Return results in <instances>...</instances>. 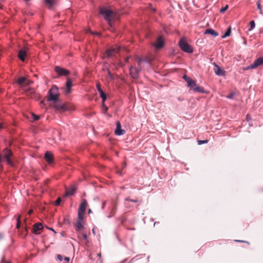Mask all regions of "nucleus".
<instances>
[{
  "label": "nucleus",
  "instance_id": "32",
  "mask_svg": "<svg viewBox=\"0 0 263 263\" xmlns=\"http://www.w3.org/2000/svg\"><path fill=\"white\" fill-rule=\"evenodd\" d=\"M256 4H257V8L259 10L260 14L263 15V12H262V10L261 9V7L260 6V1H258L256 3Z\"/></svg>",
  "mask_w": 263,
  "mask_h": 263
},
{
  "label": "nucleus",
  "instance_id": "27",
  "mask_svg": "<svg viewBox=\"0 0 263 263\" xmlns=\"http://www.w3.org/2000/svg\"><path fill=\"white\" fill-rule=\"evenodd\" d=\"M44 1H45V2L46 3V4L49 6V8L52 7L54 4V3L52 0H44Z\"/></svg>",
  "mask_w": 263,
  "mask_h": 263
},
{
  "label": "nucleus",
  "instance_id": "22",
  "mask_svg": "<svg viewBox=\"0 0 263 263\" xmlns=\"http://www.w3.org/2000/svg\"><path fill=\"white\" fill-rule=\"evenodd\" d=\"M231 32V27H229L228 28V29L227 30V31L225 32L224 35H222L221 36V37L222 39H224L228 36H229L230 35Z\"/></svg>",
  "mask_w": 263,
  "mask_h": 263
},
{
  "label": "nucleus",
  "instance_id": "51",
  "mask_svg": "<svg viewBox=\"0 0 263 263\" xmlns=\"http://www.w3.org/2000/svg\"><path fill=\"white\" fill-rule=\"evenodd\" d=\"M118 173H119V174L120 175H122V173H121V172H119V171Z\"/></svg>",
  "mask_w": 263,
  "mask_h": 263
},
{
  "label": "nucleus",
  "instance_id": "28",
  "mask_svg": "<svg viewBox=\"0 0 263 263\" xmlns=\"http://www.w3.org/2000/svg\"><path fill=\"white\" fill-rule=\"evenodd\" d=\"M85 213H81L80 211H78V221H82L84 218V215Z\"/></svg>",
  "mask_w": 263,
  "mask_h": 263
},
{
  "label": "nucleus",
  "instance_id": "18",
  "mask_svg": "<svg viewBox=\"0 0 263 263\" xmlns=\"http://www.w3.org/2000/svg\"><path fill=\"white\" fill-rule=\"evenodd\" d=\"M26 55V51L24 49H21L18 52V58L22 61L25 60Z\"/></svg>",
  "mask_w": 263,
  "mask_h": 263
},
{
  "label": "nucleus",
  "instance_id": "5",
  "mask_svg": "<svg viewBox=\"0 0 263 263\" xmlns=\"http://www.w3.org/2000/svg\"><path fill=\"white\" fill-rule=\"evenodd\" d=\"M187 87L190 88V90L195 92L203 93H205L204 88L202 87H200L198 85H197L196 83V81L194 80H192L191 81L190 85L187 84Z\"/></svg>",
  "mask_w": 263,
  "mask_h": 263
},
{
  "label": "nucleus",
  "instance_id": "12",
  "mask_svg": "<svg viewBox=\"0 0 263 263\" xmlns=\"http://www.w3.org/2000/svg\"><path fill=\"white\" fill-rule=\"evenodd\" d=\"M125 131L121 128V125L119 122H117L115 134L118 136H121L125 134Z\"/></svg>",
  "mask_w": 263,
  "mask_h": 263
},
{
  "label": "nucleus",
  "instance_id": "25",
  "mask_svg": "<svg viewBox=\"0 0 263 263\" xmlns=\"http://www.w3.org/2000/svg\"><path fill=\"white\" fill-rule=\"evenodd\" d=\"M26 79L25 77H21L17 80V83L18 85H22L23 83L26 82Z\"/></svg>",
  "mask_w": 263,
  "mask_h": 263
},
{
  "label": "nucleus",
  "instance_id": "37",
  "mask_svg": "<svg viewBox=\"0 0 263 263\" xmlns=\"http://www.w3.org/2000/svg\"><path fill=\"white\" fill-rule=\"evenodd\" d=\"M206 143H208V140H198V144L199 145H201V144Z\"/></svg>",
  "mask_w": 263,
  "mask_h": 263
},
{
  "label": "nucleus",
  "instance_id": "17",
  "mask_svg": "<svg viewBox=\"0 0 263 263\" xmlns=\"http://www.w3.org/2000/svg\"><path fill=\"white\" fill-rule=\"evenodd\" d=\"M204 34H209L212 35L214 37H216L218 35V33L214 29L211 28L206 29L204 32Z\"/></svg>",
  "mask_w": 263,
  "mask_h": 263
},
{
  "label": "nucleus",
  "instance_id": "54",
  "mask_svg": "<svg viewBox=\"0 0 263 263\" xmlns=\"http://www.w3.org/2000/svg\"><path fill=\"white\" fill-rule=\"evenodd\" d=\"M26 2H28L29 1H30V0H25Z\"/></svg>",
  "mask_w": 263,
  "mask_h": 263
},
{
  "label": "nucleus",
  "instance_id": "7",
  "mask_svg": "<svg viewBox=\"0 0 263 263\" xmlns=\"http://www.w3.org/2000/svg\"><path fill=\"white\" fill-rule=\"evenodd\" d=\"M263 65V57H260L257 59L255 61L248 66L244 67L243 70H248L250 69H253L257 68L258 66Z\"/></svg>",
  "mask_w": 263,
  "mask_h": 263
},
{
  "label": "nucleus",
  "instance_id": "44",
  "mask_svg": "<svg viewBox=\"0 0 263 263\" xmlns=\"http://www.w3.org/2000/svg\"><path fill=\"white\" fill-rule=\"evenodd\" d=\"M64 259H65V260H66L67 262H68V261H69V260H70L69 258V257H65V258H64Z\"/></svg>",
  "mask_w": 263,
  "mask_h": 263
},
{
  "label": "nucleus",
  "instance_id": "19",
  "mask_svg": "<svg viewBox=\"0 0 263 263\" xmlns=\"http://www.w3.org/2000/svg\"><path fill=\"white\" fill-rule=\"evenodd\" d=\"M217 69L215 70V73L216 75L219 76H223L224 73L223 70L218 65H215Z\"/></svg>",
  "mask_w": 263,
  "mask_h": 263
},
{
  "label": "nucleus",
  "instance_id": "55",
  "mask_svg": "<svg viewBox=\"0 0 263 263\" xmlns=\"http://www.w3.org/2000/svg\"><path fill=\"white\" fill-rule=\"evenodd\" d=\"M91 212V210H89V213H90Z\"/></svg>",
  "mask_w": 263,
  "mask_h": 263
},
{
  "label": "nucleus",
  "instance_id": "14",
  "mask_svg": "<svg viewBox=\"0 0 263 263\" xmlns=\"http://www.w3.org/2000/svg\"><path fill=\"white\" fill-rule=\"evenodd\" d=\"M44 157L45 159L48 163H51L53 161V155L49 151L46 152Z\"/></svg>",
  "mask_w": 263,
  "mask_h": 263
},
{
  "label": "nucleus",
  "instance_id": "36",
  "mask_svg": "<svg viewBox=\"0 0 263 263\" xmlns=\"http://www.w3.org/2000/svg\"><path fill=\"white\" fill-rule=\"evenodd\" d=\"M61 202V198L59 197L55 201V205H59Z\"/></svg>",
  "mask_w": 263,
  "mask_h": 263
},
{
  "label": "nucleus",
  "instance_id": "1",
  "mask_svg": "<svg viewBox=\"0 0 263 263\" xmlns=\"http://www.w3.org/2000/svg\"><path fill=\"white\" fill-rule=\"evenodd\" d=\"M99 13L104 16V19L107 21L108 24L111 26V20L113 17L112 11L107 7H101L100 8Z\"/></svg>",
  "mask_w": 263,
  "mask_h": 263
},
{
  "label": "nucleus",
  "instance_id": "20",
  "mask_svg": "<svg viewBox=\"0 0 263 263\" xmlns=\"http://www.w3.org/2000/svg\"><path fill=\"white\" fill-rule=\"evenodd\" d=\"M43 228V226L42 224L40 223H36L34 224L33 226V231L34 232H37V231H40Z\"/></svg>",
  "mask_w": 263,
  "mask_h": 263
},
{
  "label": "nucleus",
  "instance_id": "47",
  "mask_svg": "<svg viewBox=\"0 0 263 263\" xmlns=\"http://www.w3.org/2000/svg\"><path fill=\"white\" fill-rule=\"evenodd\" d=\"M33 212V210H30L29 211H28V214L29 215H30Z\"/></svg>",
  "mask_w": 263,
  "mask_h": 263
},
{
  "label": "nucleus",
  "instance_id": "26",
  "mask_svg": "<svg viewBox=\"0 0 263 263\" xmlns=\"http://www.w3.org/2000/svg\"><path fill=\"white\" fill-rule=\"evenodd\" d=\"M183 79L186 82L187 84H191V81L193 80L191 78H190V77H187L186 75L184 74L183 76Z\"/></svg>",
  "mask_w": 263,
  "mask_h": 263
},
{
  "label": "nucleus",
  "instance_id": "16",
  "mask_svg": "<svg viewBox=\"0 0 263 263\" xmlns=\"http://www.w3.org/2000/svg\"><path fill=\"white\" fill-rule=\"evenodd\" d=\"M55 108L56 110L60 111H64L67 110V107L64 104L58 103L55 104Z\"/></svg>",
  "mask_w": 263,
  "mask_h": 263
},
{
  "label": "nucleus",
  "instance_id": "6",
  "mask_svg": "<svg viewBox=\"0 0 263 263\" xmlns=\"http://www.w3.org/2000/svg\"><path fill=\"white\" fill-rule=\"evenodd\" d=\"M142 69V66L140 65V66L135 67L131 66L129 67V73L132 78L134 79H136L139 77V73Z\"/></svg>",
  "mask_w": 263,
  "mask_h": 263
},
{
  "label": "nucleus",
  "instance_id": "11",
  "mask_svg": "<svg viewBox=\"0 0 263 263\" xmlns=\"http://www.w3.org/2000/svg\"><path fill=\"white\" fill-rule=\"evenodd\" d=\"M136 62H137L138 66H140V65H141V62L146 63L150 65L151 63V59L148 57H146L145 58H141L137 57L136 59Z\"/></svg>",
  "mask_w": 263,
  "mask_h": 263
},
{
  "label": "nucleus",
  "instance_id": "2",
  "mask_svg": "<svg viewBox=\"0 0 263 263\" xmlns=\"http://www.w3.org/2000/svg\"><path fill=\"white\" fill-rule=\"evenodd\" d=\"M12 155L13 154L11 151L8 148H4L0 156V162L5 160L8 165L13 166V162L11 159Z\"/></svg>",
  "mask_w": 263,
  "mask_h": 263
},
{
  "label": "nucleus",
  "instance_id": "8",
  "mask_svg": "<svg viewBox=\"0 0 263 263\" xmlns=\"http://www.w3.org/2000/svg\"><path fill=\"white\" fill-rule=\"evenodd\" d=\"M54 70L60 76H67L70 73L69 70L58 66L55 67Z\"/></svg>",
  "mask_w": 263,
  "mask_h": 263
},
{
  "label": "nucleus",
  "instance_id": "48",
  "mask_svg": "<svg viewBox=\"0 0 263 263\" xmlns=\"http://www.w3.org/2000/svg\"><path fill=\"white\" fill-rule=\"evenodd\" d=\"M129 58H130V57H127V58L125 59V62H128V60H129Z\"/></svg>",
  "mask_w": 263,
  "mask_h": 263
},
{
  "label": "nucleus",
  "instance_id": "49",
  "mask_svg": "<svg viewBox=\"0 0 263 263\" xmlns=\"http://www.w3.org/2000/svg\"><path fill=\"white\" fill-rule=\"evenodd\" d=\"M49 230H50L51 231H52L53 232H54V233H55V231L52 229V228H50L49 229Z\"/></svg>",
  "mask_w": 263,
  "mask_h": 263
},
{
  "label": "nucleus",
  "instance_id": "38",
  "mask_svg": "<svg viewBox=\"0 0 263 263\" xmlns=\"http://www.w3.org/2000/svg\"><path fill=\"white\" fill-rule=\"evenodd\" d=\"M228 8V5H226L224 7H223L221 9H220V12H224V11H226Z\"/></svg>",
  "mask_w": 263,
  "mask_h": 263
},
{
  "label": "nucleus",
  "instance_id": "13",
  "mask_svg": "<svg viewBox=\"0 0 263 263\" xmlns=\"http://www.w3.org/2000/svg\"><path fill=\"white\" fill-rule=\"evenodd\" d=\"M72 86V81L70 79H67L66 83V89L65 90V95H67L71 92V88Z\"/></svg>",
  "mask_w": 263,
  "mask_h": 263
},
{
  "label": "nucleus",
  "instance_id": "41",
  "mask_svg": "<svg viewBox=\"0 0 263 263\" xmlns=\"http://www.w3.org/2000/svg\"><path fill=\"white\" fill-rule=\"evenodd\" d=\"M57 258L60 260V261H62L63 260V257L61 255H58L57 256Z\"/></svg>",
  "mask_w": 263,
  "mask_h": 263
},
{
  "label": "nucleus",
  "instance_id": "57",
  "mask_svg": "<svg viewBox=\"0 0 263 263\" xmlns=\"http://www.w3.org/2000/svg\"><path fill=\"white\" fill-rule=\"evenodd\" d=\"M6 263H11L10 261H8Z\"/></svg>",
  "mask_w": 263,
  "mask_h": 263
},
{
  "label": "nucleus",
  "instance_id": "45",
  "mask_svg": "<svg viewBox=\"0 0 263 263\" xmlns=\"http://www.w3.org/2000/svg\"><path fill=\"white\" fill-rule=\"evenodd\" d=\"M247 120L248 121H249L250 120H251V118H250V116H249V115H247Z\"/></svg>",
  "mask_w": 263,
  "mask_h": 263
},
{
  "label": "nucleus",
  "instance_id": "15",
  "mask_svg": "<svg viewBox=\"0 0 263 263\" xmlns=\"http://www.w3.org/2000/svg\"><path fill=\"white\" fill-rule=\"evenodd\" d=\"M87 205V201L85 199H83L79 206L78 211H80L81 213H85Z\"/></svg>",
  "mask_w": 263,
  "mask_h": 263
},
{
  "label": "nucleus",
  "instance_id": "31",
  "mask_svg": "<svg viewBox=\"0 0 263 263\" xmlns=\"http://www.w3.org/2000/svg\"><path fill=\"white\" fill-rule=\"evenodd\" d=\"M16 228L19 229L21 226V215H18L16 219Z\"/></svg>",
  "mask_w": 263,
  "mask_h": 263
},
{
  "label": "nucleus",
  "instance_id": "30",
  "mask_svg": "<svg viewBox=\"0 0 263 263\" xmlns=\"http://www.w3.org/2000/svg\"><path fill=\"white\" fill-rule=\"evenodd\" d=\"M102 106L103 113L104 114H106L108 107L105 105V103H102Z\"/></svg>",
  "mask_w": 263,
  "mask_h": 263
},
{
  "label": "nucleus",
  "instance_id": "33",
  "mask_svg": "<svg viewBox=\"0 0 263 263\" xmlns=\"http://www.w3.org/2000/svg\"><path fill=\"white\" fill-rule=\"evenodd\" d=\"M31 115H32V119L34 121H37V120H39V119L40 118V117L39 116L36 115L33 113H32Z\"/></svg>",
  "mask_w": 263,
  "mask_h": 263
},
{
  "label": "nucleus",
  "instance_id": "9",
  "mask_svg": "<svg viewBox=\"0 0 263 263\" xmlns=\"http://www.w3.org/2000/svg\"><path fill=\"white\" fill-rule=\"evenodd\" d=\"M121 47L118 45H115L110 49L106 51V54L108 57H112L114 54L118 53L121 50Z\"/></svg>",
  "mask_w": 263,
  "mask_h": 263
},
{
  "label": "nucleus",
  "instance_id": "56",
  "mask_svg": "<svg viewBox=\"0 0 263 263\" xmlns=\"http://www.w3.org/2000/svg\"><path fill=\"white\" fill-rule=\"evenodd\" d=\"M125 164H124V165L123 166V168L125 167Z\"/></svg>",
  "mask_w": 263,
  "mask_h": 263
},
{
  "label": "nucleus",
  "instance_id": "39",
  "mask_svg": "<svg viewBox=\"0 0 263 263\" xmlns=\"http://www.w3.org/2000/svg\"><path fill=\"white\" fill-rule=\"evenodd\" d=\"M125 200H126V201H130V202H135V203H136V202H138V201H137V200L132 199H130V198H126L125 199Z\"/></svg>",
  "mask_w": 263,
  "mask_h": 263
},
{
  "label": "nucleus",
  "instance_id": "23",
  "mask_svg": "<svg viewBox=\"0 0 263 263\" xmlns=\"http://www.w3.org/2000/svg\"><path fill=\"white\" fill-rule=\"evenodd\" d=\"M75 193V189L73 187L70 188L66 192V195L67 196H71Z\"/></svg>",
  "mask_w": 263,
  "mask_h": 263
},
{
  "label": "nucleus",
  "instance_id": "4",
  "mask_svg": "<svg viewBox=\"0 0 263 263\" xmlns=\"http://www.w3.org/2000/svg\"><path fill=\"white\" fill-rule=\"evenodd\" d=\"M180 49L186 53H191L193 51L192 47L183 39H181L179 42Z\"/></svg>",
  "mask_w": 263,
  "mask_h": 263
},
{
  "label": "nucleus",
  "instance_id": "46",
  "mask_svg": "<svg viewBox=\"0 0 263 263\" xmlns=\"http://www.w3.org/2000/svg\"><path fill=\"white\" fill-rule=\"evenodd\" d=\"M92 233H93V235H96V232H95V230L94 228L92 229Z\"/></svg>",
  "mask_w": 263,
  "mask_h": 263
},
{
  "label": "nucleus",
  "instance_id": "40",
  "mask_svg": "<svg viewBox=\"0 0 263 263\" xmlns=\"http://www.w3.org/2000/svg\"><path fill=\"white\" fill-rule=\"evenodd\" d=\"M82 237L87 242L88 241L87 235L86 234H83Z\"/></svg>",
  "mask_w": 263,
  "mask_h": 263
},
{
  "label": "nucleus",
  "instance_id": "58",
  "mask_svg": "<svg viewBox=\"0 0 263 263\" xmlns=\"http://www.w3.org/2000/svg\"><path fill=\"white\" fill-rule=\"evenodd\" d=\"M237 241H238V242H240L241 241L240 240H236Z\"/></svg>",
  "mask_w": 263,
  "mask_h": 263
},
{
  "label": "nucleus",
  "instance_id": "53",
  "mask_svg": "<svg viewBox=\"0 0 263 263\" xmlns=\"http://www.w3.org/2000/svg\"><path fill=\"white\" fill-rule=\"evenodd\" d=\"M3 128V127L2 125V124H1V125H0V128L1 129V128Z\"/></svg>",
  "mask_w": 263,
  "mask_h": 263
},
{
  "label": "nucleus",
  "instance_id": "35",
  "mask_svg": "<svg viewBox=\"0 0 263 263\" xmlns=\"http://www.w3.org/2000/svg\"><path fill=\"white\" fill-rule=\"evenodd\" d=\"M97 89L99 93L103 91L102 89L101 88V85L99 83H97L96 85Z\"/></svg>",
  "mask_w": 263,
  "mask_h": 263
},
{
  "label": "nucleus",
  "instance_id": "50",
  "mask_svg": "<svg viewBox=\"0 0 263 263\" xmlns=\"http://www.w3.org/2000/svg\"><path fill=\"white\" fill-rule=\"evenodd\" d=\"M98 256H99V257H101V253L98 254Z\"/></svg>",
  "mask_w": 263,
  "mask_h": 263
},
{
  "label": "nucleus",
  "instance_id": "52",
  "mask_svg": "<svg viewBox=\"0 0 263 263\" xmlns=\"http://www.w3.org/2000/svg\"><path fill=\"white\" fill-rule=\"evenodd\" d=\"M3 237V235L2 234H0V239L2 238Z\"/></svg>",
  "mask_w": 263,
  "mask_h": 263
},
{
  "label": "nucleus",
  "instance_id": "21",
  "mask_svg": "<svg viewBox=\"0 0 263 263\" xmlns=\"http://www.w3.org/2000/svg\"><path fill=\"white\" fill-rule=\"evenodd\" d=\"M83 229L82 221H78L76 224V230L79 231Z\"/></svg>",
  "mask_w": 263,
  "mask_h": 263
},
{
  "label": "nucleus",
  "instance_id": "10",
  "mask_svg": "<svg viewBox=\"0 0 263 263\" xmlns=\"http://www.w3.org/2000/svg\"><path fill=\"white\" fill-rule=\"evenodd\" d=\"M164 45V41L162 36H159L156 41V42L154 44V46L156 49H159L162 48Z\"/></svg>",
  "mask_w": 263,
  "mask_h": 263
},
{
  "label": "nucleus",
  "instance_id": "34",
  "mask_svg": "<svg viewBox=\"0 0 263 263\" xmlns=\"http://www.w3.org/2000/svg\"><path fill=\"white\" fill-rule=\"evenodd\" d=\"M107 72L108 77L110 80H114V77L113 75L111 74V72L110 71L109 69L108 68L107 69Z\"/></svg>",
  "mask_w": 263,
  "mask_h": 263
},
{
  "label": "nucleus",
  "instance_id": "29",
  "mask_svg": "<svg viewBox=\"0 0 263 263\" xmlns=\"http://www.w3.org/2000/svg\"><path fill=\"white\" fill-rule=\"evenodd\" d=\"M250 28H249L248 29V30L249 31L252 30L253 29H254L255 27V22L254 21H250Z\"/></svg>",
  "mask_w": 263,
  "mask_h": 263
},
{
  "label": "nucleus",
  "instance_id": "3",
  "mask_svg": "<svg viewBox=\"0 0 263 263\" xmlns=\"http://www.w3.org/2000/svg\"><path fill=\"white\" fill-rule=\"evenodd\" d=\"M59 93L58 89L55 85H53L48 91V101H57L58 100Z\"/></svg>",
  "mask_w": 263,
  "mask_h": 263
},
{
  "label": "nucleus",
  "instance_id": "43",
  "mask_svg": "<svg viewBox=\"0 0 263 263\" xmlns=\"http://www.w3.org/2000/svg\"><path fill=\"white\" fill-rule=\"evenodd\" d=\"M105 204H106V202L105 201H104V202H102V209H104V208L105 207Z\"/></svg>",
  "mask_w": 263,
  "mask_h": 263
},
{
  "label": "nucleus",
  "instance_id": "24",
  "mask_svg": "<svg viewBox=\"0 0 263 263\" xmlns=\"http://www.w3.org/2000/svg\"><path fill=\"white\" fill-rule=\"evenodd\" d=\"M99 94H100V97L102 99V103H105V101H106V98H107L106 94L103 91L100 92Z\"/></svg>",
  "mask_w": 263,
  "mask_h": 263
},
{
  "label": "nucleus",
  "instance_id": "42",
  "mask_svg": "<svg viewBox=\"0 0 263 263\" xmlns=\"http://www.w3.org/2000/svg\"><path fill=\"white\" fill-rule=\"evenodd\" d=\"M233 96H234V94L233 93H231L227 96V98L229 99H233Z\"/></svg>",
  "mask_w": 263,
  "mask_h": 263
}]
</instances>
